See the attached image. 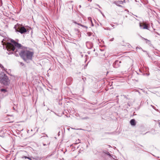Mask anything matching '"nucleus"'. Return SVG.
<instances>
[{"label": "nucleus", "mask_w": 160, "mask_h": 160, "mask_svg": "<svg viewBox=\"0 0 160 160\" xmlns=\"http://www.w3.org/2000/svg\"><path fill=\"white\" fill-rule=\"evenodd\" d=\"M20 56L25 62L28 60H31L34 54V52L27 50H22L19 53Z\"/></svg>", "instance_id": "obj_1"}, {"label": "nucleus", "mask_w": 160, "mask_h": 160, "mask_svg": "<svg viewBox=\"0 0 160 160\" xmlns=\"http://www.w3.org/2000/svg\"><path fill=\"white\" fill-rule=\"evenodd\" d=\"M12 43H7L6 44V48L8 50H12L14 51L15 50V46L18 48H21L22 46L21 44H19L14 40H12Z\"/></svg>", "instance_id": "obj_2"}, {"label": "nucleus", "mask_w": 160, "mask_h": 160, "mask_svg": "<svg viewBox=\"0 0 160 160\" xmlns=\"http://www.w3.org/2000/svg\"><path fill=\"white\" fill-rule=\"evenodd\" d=\"M9 80L8 76L5 74L1 77H0V82L4 85H8L9 83Z\"/></svg>", "instance_id": "obj_3"}, {"label": "nucleus", "mask_w": 160, "mask_h": 160, "mask_svg": "<svg viewBox=\"0 0 160 160\" xmlns=\"http://www.w3.org/2000/svg\"><path fill=\"white\" fill-rule=\"evenodd\" d=\"M140 26L143 29H148V24H146L145 23H140Z\"/></svg>", "instance_id": "obj_4"}, {"label": "nucleus", "mask_w": 160, "mask_h": 160, "mask_svg": "<svg viewBox=\"0 0 160 160\" xmlns=\"http://www.w3.org/2000/svg\"><path fill=\"white\" fill-rule=\"evenodd\" d=\"M26 29L23 27H21L19 28V32L21 33H23L26 32Z\"/></svg>", "instance_id": "obj_5"}, {"label": "nucleus", "mask_w": 160, "mask_h": 160, "mask_svg": "<svg viewBox=\"0 0 160 160\" xmlns=\"http://www.w3.org/2000/svg\"><path fill=\"white\" fill-rule=\"evenodd\" d=\"M130 123L132 126H135L136 124L135 121L134 119L131 120L130 121Z\"/></svg>", "instance_id": "obj_6"}, {"label": "nucleus", "mask_w": 160, "mask_h": 160, "mask_svg": "<svg viewBox=\"0 0 160 160\" xmlns=\"http://www.w3.org/2000/svg\"><path fill=\"white\" fill-rule=\"evenodd\" d=\"M142 39H143L144 40H145L146 42L147 43H149L150 42V41L149 40H148L146 39H145L144 38H142Z\"/></svg>", "instance_id": "obj_7"}, {"label": "nucleus", "mask_w": 160, "mask_h": 160, "mask_svg": "<svg viewBox=\"0 0 160 160\" xmlns=\"http://www.w3.org/2000/svg\"><path fill=\"white\" fill-rule=\"evenodd\" d=\"M25 158V159L28 158L29 160H31V159L29 157H27V156H24L23 157H22V158Z\"/></svg>", "instance_id": "obj_8"}, {"label": "nucleus", "mask_w": 160, "mask_h": 160, "mask_svg": "<svg viewBox=\"0 0 160 160\" xmlns=\"http://www.w3.org/2000/svg\"><path fill=\"white\" fill-rule=\"evenodd\" d=\"M0 67H1L2 69H3L4 68L2 64H1L0 63Z\"/></svg>", "instance_id": "obj_9"}, {"label": "nucleus", "mask_w": 160, "mask_h": 160, "mask_svg": "<svg viewBox=\"0 0 160 160\" xmlns=\"http://www.w3.org/2000/svg\"><path fill=\"white\" fill-rule=\"evenodd\" d=\"M74 23H76L77 24H78V25H80V26H81V25L80 24H79V23H77L76 22H74Z\"/></svg>", "instance_id": "obj_10"}, {"label": "nucleus", "mask_w": 160, "mask_h": 160, "mask_svg": "<svg viewBox=\"0 0 160 160\" xmlns=\"http://www.w3.org/2000/svg\"><path fill=\"white\" fill-rule=\"evenodd\" d=\"M88 1L91 2L92 1V0H88Z\"/></svg>", "instance_id": "obj_11"}, {"label": "nucleus", "mask_w": 160, "mask_h": 160, "mask_svg": "<svg viewBox=\"0 0 160 160\" xmlns=\"http://www.w3.org/2000/svg\"><path fill=\"white\" fill-rule=\"evenodd\" d=\"M3 90V89H2V90Z\"/></svg>", "instance_id": "obj_12"}]
</instances>
